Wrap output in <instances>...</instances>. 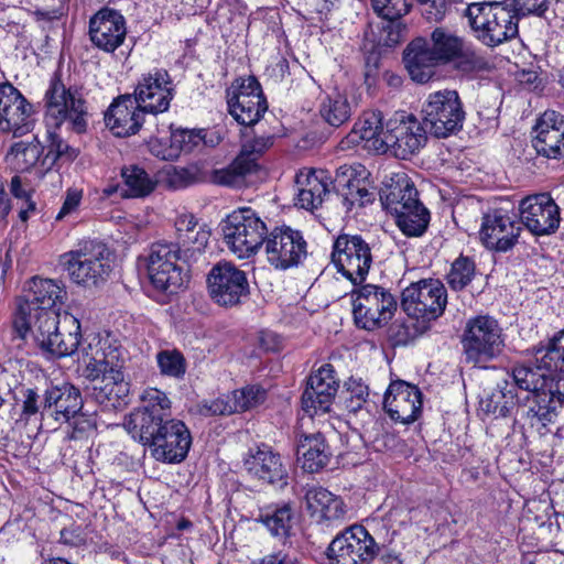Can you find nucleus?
Wrapping results in <instances>:
<instances>
[{
  "instance_id": "obj_2",
  "label": "nucleus",
  "mask_w": 564,
  "mask_h": 564,
  "mask_svg": "<svg viewBox=\"0 0 564 564\" xmlns=\"http://www.w3.org/2000/svg\"><path fill=\"white\" fill-rule=\"evenodd\" d=\"M465 58L467 70H481L487 62L470 50L462 37L449 30L436 28L431 34V45L425 39L413 40L404 52V63L411 78L420 84L429 82L434 75L437 62Z\"/></svg>"
},
{
  "instance_id": "obj_18",
  "label": "nucleus",
  "mask_w": 564,
  "mask_h": 564,
  "mask_svg": "<svg viewBox=\"0 0 564 564\" xmlns=\"http://www.w3.org/2000/svg\"><path fill=\"white\" fill-rule=\"evenodd\" d=\"M378 552L369 532L362 525H351L330 542L327 555L332 564H369Z\"/></svg>"
},
{
  "instance_id": "obj_45",
  "label": "nucleus",
  "mask_w": 564,
  "mask_h": 564,
  "mask_svg": "<svg viewBox=\"0 0 564 564\" xmlns=\"http://www.w3.org/2000/svg\"><path fill=\"white\" fill-rule=\"evenodd\" d=\"M393 216L399 229L408 237L422 236L430 221V213L421 203H417L414 206H408L406 209H403Z\"/></svg>"
},
{
  "instance_id": "obj_56",
  "label": "nucleus",
  "mask_w": 564,
  "mask_h": 564,
  "mask_svg": "<svg viewBox=\"0 0 564 564\" xmlns=\"http://www.w3.org/2000/svg\"><path fill=\"white\" fill-rule=\"evenodd\" d=\"M234 400L235 397H232L231 392L213 400H205L198 404V412L205 416L237 413V406Z\"/></svg>"
},
{
  "instance_id": "obj_31",
  "label": "nucleus",
  "mask_w": 564,
  "mask_h": 564,
  "mask_svg": "<svg viewBox=\"0 0 564 564\" xmlns=\"http://www.w3.org/2000/svg\"><path fill=\"white\" fill-rule=\"evenodd\" d=\"M420 390L404 381L390 383L383 405L389 416L404 424L415 421L421 412L422 398Z\"/></svg>"
},
{
  "instance_id": "obj_40",
  "label": "nucleus",
  "mask_w": 564,
  "mask_h": 564,
  "mask_svg": "<svg viewBox=\"0 0 564 564\" xmlns=\"http://www.w3.org/2000/svg\"><path fill=\"white\" fill-rule=\"evenodd\" d=\"M371 3L373 10L387 20L382 26L384 31H388L386 43L388 45L397 44L400 39V24L395 21L409 12L411 6L409 0H371Z\"/></svg>"
},
{
  "instance_id": "obj_24",
  "label": "nucleus",
  "mask_w": 564,
  "mask_h": 564,
  "mask_svg": "<svg viewBox=\"0 0 564 564\" xmlns=\"http://www.w3.org/2000/svg\"><path fill=\"white\" fill-rule=\"evenodd\" d=\"M34 109L28 99L10 83L0 84V131L22 137L34 123Z\"/></svg>"
},
{
  "instance_id": "obj_10",
  "label": "nucleus",
  "mask_w": 564,
  "mask_h": 564,
  "mask_svg": "<svg viewBox=\"0 0 564 564\" xmlns=\"http://www.w3.org/2000/svg\"><path fill=\"white\" fill-rule=\"evenodd\" d=\"M422 122L436 138H446L463 127L465 111L458 93L444 89L430 94L421 108Z\"/></svg>"
},
{
  "instance_id": "obj_43",
  "label": "nucleus",
  "mask_w": 564,
  "mask_h": 564,
  "mask_svg": "<svg viewBox=\"0 0 564 564\" xmlns=\"http://www.w3.org/2000/svg\"><path fill=\"white\" fill-rule=\"evenodd\" d=\"M42 147L34 138L32 141L15 142L6 155L8 165L17 172L30 171L39 161Z\"/></svg>"
},
{
  "instance_id": "obj_26",
  "label": "nucleus",
  "mask_w": 564,
  "mask_h": 564,
  "mask_svg": "<svg viewBox=\"0 0 564 564\" xmlns=\"http://www.w3.org/2000/svg\"><path fill=\"white\" fill-rule=\"evenodd\" d=\"M338 389L333 366H321L307 381V387L302 395V409L311 417L329 411Z\"/></svg>"
},
{
  "instance_id": "obj_35",
  "label": "nucleus",
  "mask_w": 564,
  "mask_h": 564,
  "mask_svg": "<svg viewBox=\"0 0 564 564\" xmlns=\"http://www.w3.org/2000/svg\"><path fill=\"white\" fill-rule=\"evenodd\" d=\"M304 507L318 523L333 525L351 517V508L341 496H303Z\"/></svg>"
},
{
  "instance_id": "obj_49",
  "label": "nucleus",
  "mask_w": 564,
  "mask_h": 564,
  "mask_svg": "<svg viewBox=\"0 0 564 564\" xmlns=\"http://www.w3.org/2000/svg\"><path fill=\"white\" fill-rule=\"evenodd\" d=\"M475 275V263L465 256H459L451 265L446 275L448 285L459 291L465 289Z\"/></svg>"
},
{
  "instance_id": "obj_9",
  "label": "nucleus",
  "mask_w": 564,
  "mask_h": 564,
  "mask_svg": "<svg viewBox=\"0 0 564 564\" xmlns=\"http://www.w3.org/2000/svg\"><path fill=\"white\" fill-rule=\"evenodd\" d=\"M351 293L352 314L358 327L373 330L388 324L398 303L386 288L376 284L356 285Z\"/></svg>"
},
{
  "instance_id": "obj_62",
  "label": "nucleus",
  "mask_w": 564,
  "mask_h": 564,
  "mask_svg": "<svg viewBox=\"0 0 564 564\" xmlns=\"http://www.w3.org/2000/svg\"><path fill=\"white\" fill-rule=\"evenodd\" d=\"M422 15L427 21H441L447 10L446 0H419Z\"/></svg>"
},
{
  "instance_id": "obj_16",
  "label": "nucleus",
  "mask_w": 564,
  "mask_h": 564,
  "mask_svg": "<svg viewBox=\"0 0 564 564\" xmlns=\"http://www.w3.org/2000/svg\"><path fill=\"white\" fill-rule=\"evenodd\" d=\"M521 231L518 214L511 209L499 207L484 214L479 239L488 250L507 252L518 243Z\"/></svg>"
},
{
  "instance_id": "obj_3",
  "label": "nucleus",
  "mask_w": 564,
  "mask_h": 564,
  "mask_svg": "<svg viewBox=\"0 0 564 564\" xmlns=\"http://www.w3.org/2000/svg\"><path fill=\"white\" fill-rule=\"evenodd\" d=\"M131 430V437L148 446L151 456L162 463L183 462L192 446L188 427L176 419L155 423L152 417L138 414L132 420Z\"/></svg>"
},
{
  "instance_id": "obj_11",
  "label": "nucleus",
  "mask_w": 564,
  "mask_h": 564,
  "mask_svg": "<svg viewBox=\"0 0 564 564\" xmlns=\"http://www.w3.org/2000/svg\"><path fill=\"white\" fill-rule=\"evenodd\" d=\"M178 261L184 262V257L173 242H156L151 246L147 257V270L154 288L174 293L188 282V271Z\"/></svg>"
},
{
  "instance_id": "obj_21",
  "label": "nucleus",
  "mask_w": 564,
  "mask_h": 564,
  "mask_svg": "<svg viewBox=\"0 0 564 564\" xmlns=\"http://www.w3.org/2000/svg\"><path fill=\"white\" fill-rule=\"evenodd\" d=\"M174 96L175 85L167 70L163 68H154L142 74L132 95L141 109L152 115L167 111Z\"/></svg>"
},
{
  "instance_id": "obj_55",
  "label": "nucleus",
  "mask_w": 564,
  "mask_h": 564,
  "mask_svg": "<svg viewBox=\"0 0 564 564\" xmlns=\"http://www.w3.org/2000/svg\"><path fill=\"white\" fill-rule=\"evenodd\" d=\"M231 394L235 397L234 401L237 406V412L248 411L263 403L267 398V391L257 384L235 390Z\"/></svg>"
},
{
  "instance_id": "obj_15",
  "label": "nucleus",
  "mask_w": 564,
  "mask_h": 564,
  "mask_svg": "<svg viewBox=\"0 0 564 564\" xmlns=\"http://www.w3.org/2000/svg\"><path fill=\"white\" fill-rule=\"evenodd\" d=\"M401 304L410 317L429 323L444 313L447 291L437 279L420 280L403 290Z\"/></svg>"
},
{
  "instance_id": "obj_59",
  "label": "nucleus",
  "mask_w": 564,
  "mask_h": 564,
  "mask_svg": "<svg viewBox=\"0 0 564 564\" xmlns=\"http://www.w3.org/2000/svg\"><path fill=\"white\" fill-rule=\"evenodd\" d=\"M346 408L350 412H358L367 403L369 391L368 387L358 380H350L347 383Z\"/></svg>"
},
{
  "instance_id": "obj_47",
  "label": "nucleus",
  "mask_w": 564,
  "mask_h": 564,
  "mask_svg": "<svg viewBox=\"0 0 564 564\" xmlns=\"http://www.w3.org/2000/svg\"><path fill=\"white\" fill-rule=\"evenodd\" d=\"M319 113L329 126L339 127L351 117V107L346 96L335 91L322 99Z\"/></svg>"
},
{
  "instance_id": "obj_25",
  "label": "nucleus",
  "mask_w": 564,
  "mask_h": 564,
  "mask_svg": "<svg viewBox=\"0 0 564 564\" xmlns=\"http://www.w3.org/2000/svg\"><path fill=\"white\" fill-rule=\"evenodd\" d=\"M520 223L533 236L553 235L560 227V208L549 194H536L523 198L519 204Z\"/></svg>"
},
{
  "instance_id": "obj_14",
  "label": "nucleus",
  "mask_w": 564,
  "mask_h": 564,
  "mask_svg": "<svg viewBox=\"0 0 564 564\" xmlns=\"http://www.w3.org/2000/svg\"><path fill=\"white\" fill-rule=\"evenodd\" d=\"M370 245L359 235H339L333 242L332 263L354 285L362 284L372 264Z\"/></svg>"
},
{
  "instance_id": "obj_39",
  "label": "nucleus",
  "mask_w": 564,
  "mask_h": 564,
  "mask_svg": "<svg viewBox=\"0 0 564 564\" xmlns=\"http://www.w3.org/2000/svg\"><path fill=\"white\" fill-rule=\"evenodd\" d=\"M329 454L323 436L317 434L304 435L297 446V460L301 467L315 473L322 469L328 462Z\"/></svg>"
},
{
  "instance_id": "obj_8",
  "label": "nucleus",
  "mask_w": 564,
  "mask_h": 564,
  "mask_svg": "<svg viewBox=\"0 0 564 564\" xmlns=\"http://www.w3.org/2000/svg\"><path fill=\"white\" fill-rule=\"evenodd\" d=\"M221 230L227 249L239 259L257 254L268 235L265 223L250 207L232 210L223 220Z\"/></svg>"
},
{
  "instance_id": "obj_13",
  "label": "nucleus",
  "mask_w": 564,
  "mask_h": 564,
  "mask_svg": "<svg viewBox=\"0 0 564 564\" xmlns=\"http://www.w3.org/2000/svg\"><path fill=\"white\" fill-rule=\"evenodd\" d=\"M462 344L468 362H487L502 351V329L489 315L471 317L466 323Z\"/></svg>"
},
{
  "instance_id": "obj_12",
  "label": "nucleus",
  "mask_w": 564,
  "mask_h": 564,
  "mask_svg": "<svg viewBox=\"0 0 564 564\" xmlns=\"http://www.w3.org/2000/svg\"><path fill=\"white\" fill-rule=\"evenodd\" d=\"M45 121L50 128L67 123L78 133L87 127L84 100L67 89L59 78L53 77L45 93Z\"/></svg>"
},
{
  "instance_id": "obj_36",
  "label": "nucleus",
  "mask_w": 564,
  "mask_h": 564,
  "mask_svg": "<svg viewBox=\"0 0 564 564\" xmlns=\"http://www.w3.org/2000/svg\"><path fill=\"white\" fill-rule=\"evenodd\" d=\"M512 378L518 388L528 391L532 398L552 399L554 395L553 383L556 380L552 371L540 370L536 359L534 367L524 365L516 366L512 370Z\"/></svg>"
},
{
  "instance_id": "obj_44",
  "label": "nucleus",
  "mask_w": 564,
  "mask_h": 564,
  "mask_svg": "<svg viewBox=\"0 0 564 564\" xmlns=\"http://www.w3.org/2000/svg\"><path fill=\"white\" fill-rule=\"evenodd\" d=\"M124 189L121 197H145L155 188V181L141 167L137 165L126 166L121 170Z\"/></svg>"
},
{
  "instance_id": "obj_51",
  "label": "nucleus",
  "mask_w": 564,
  "mask_h": 564,
  "mask_svg": "<svg viewBox=\"0 0 564 564\" xmlns=\"http://www.w3.org/2000/svg\"><path fill=\"white\" fill-rule=\"evenodd\" d=\"M524 512L540 527L545 525L555 514L550 496H531L525 500Z\"/></svg>"
},
{
  "instance_id": "obj_22",
  "label": "nucleus",
  "mask_w": 564,
  "mask_h": 564,
  "mask_svg": "<svg viewBox=\"0 0 564 564\" xmlns=\"http://www.w3.org/2000/svg\"><path fill=\"white\" fill-rule=\"evenodd\" d=\"M413 115L394 113L387 120V151L391 150L397 158L408 159L417 153L426 142V131Z\"/></svg>"
},
{
  "instance_id": "obj_52",
  "label": "nucleus",
  "mask_w": 564,
  "mask_h": 564,
  "mask_svg": "<svg viewBox=\"0 0 564 564\" xmlns=\"http://www.w3.org/2000/svg\"><path fill=\"white\" fill-rule=\"evenodd\" d=\"M557 391H561L560 381L556 383V388L554 389V395L552 399L543 398L534 399L532 398V402L536 403L538 409L531 406L528 414L531 415V424L540 423L542 426H545L547 423L552 422L555 417V408L552 405L554 402V398H557L558 401H564V398L560 395Z\"/></svg>"
},
{
  "instance_id": "obj_17",
  "label": "nucleus",
  "mask_w": 564,
  "mask_h": 564,
  "mask_svg": "<svg viewBox=\"0 0 564 564\" xmlns=\"http://www.w3.org/2000/svg\"><path fill=\"white\" fill-rule=\"evenodd\" d=\"M263 247L267 261L276 270L295 268L307 256V243L302 232L288 226L268 231Z\"/></svg>"
},
{
  "instance_id": "obj_5",
  "label": "nucleus",
  "mask_w": 564,
  "mask_h": 564,
  "mask_svg": "<svg viewBox=\"0 0 564 564\" xmlns=\"http://www.w3.org/2000/svg\"><path fill=\"white\" fill-rule=\"evenodd\" d=\"M465 15L474 35L487 46H497L518 35V18L506 2H474Z\"/></svg>"
},
{
  "instance_id": "obj_34",
  "label": "nucleus",
  "mask_w": 564,
  "mask_h": 564,
  "mask_svg": "<svg viewBox=\"0 0 564 564\" xmlns=\"http://www.w3.org/2000/svg\"><path fill=\"white\" fill-rule=\"evenodd\" d=\"M387 121L383 122L382 113L370 110L355 122L348 135L351 142H364V147L376 152H387Z\"/></svg>"
},
{
  "instance_id": "obj_48",
  "label": "nucleus",
  "mask_w": 564,
  "mask_h": 564,
  "mask_svg": "<svg viewBox=\"0 0 564 564\" xmlns=\"http://www.w3.org/2000/svg\"><path fill=\"white\" fill-rule=\"evenodd\" d=\"M210 230L206 225H200L194 229L187 238H184L178 245L180 253L184 257V262L193 260L196 254H200L208 245Z\"/></svg>"
},
{
  "instance_id": "obj_32",
  "label": "nucleus",
  "mask_w": 564,
  "mask_h": 564,
  "mask_svg": "<svg viewBox=\"0 0 564 564\" xmlns=\"http://www.w3.org/2000/svg\"><path fill=\"white\" fill-rule=\"evenodd\" d=\"M380 200L391 215L420 203L417 191L404 172L386 175L380 191Z\"/></svg>"
},
{
  "instance_id": "obj_57",
  "label": "nucleus",
  "mask_w": 564,
  "mask_h": 564,
  "mask_svg": "<svg viewBox=\"0 0 564 564\" xmlns=\"http://www.w3.org/2000/svg\"><path fill=\"white\" fill-rule=\"evenodd\" d=\"M46 413L48 414L47 410L40 412L39 394L32 389H25L23 391V403L18 422L25 425L31 421L37 422L41 417H44Z\"/></svg>"
},
{
  "instance_id": "obj_6",
  "label": "nucleus",
  "mask_w": 564,
  "mask_h": 564,
  "mask_svg": "<svg viewBox=\"0 0 564 564\" xmlns=\"http://www.w3.org/2000/svg\"><path fill=\"white\" fill-rule=\"evenodd\" d=\"M24 295L18 300L13 317V328L19 337L29 335L32 324L40 321L42 314L57 313L54 308L62 304L66 291L55 280L32 278L24 285Z\"/></svg>"
},
{
  "instance_id": "obj_64",
  "label": "nucleus",
  "mask_w": 564,
  "mask_h": 564,
  "mask_svg": "<svg viewBox=\"0 0 564 564\" xmlns=\"http://www.w3.org/2000/svg\"><path fill=\"white\" fill-rule=\"evenodd\" d=\"M51 155L54 160L65 159L70 161L77 156V153L62 139L51 133V143L48 145L47 156Z\"/></svg>"
},
{
  "instance_id": "obj_29",
  "label": "nucleus",
  "mask_w": 564,
  "mask_h": 564,
  "mask_svg": "<svg viewBox=\"0 0 564 564\" xmlns=\"http://www.w3.org/2000/svg\"><path fill=\"white\" fill-rule=\"evenodd\" d=\"M532 145L539 155L560 160L564 156V116L545 111L533 128Z\"/></svg>"
},
{
  "instance_id": "obj_1",
  "label": "nucleus",
  "mask_w": 564,
  "mask_h": 564,
  "mask_svg": "<svg viewBox=\"0 0 564 564\" xmlns=\"http://www.w3.org/2000/svg\"><path fill=\"white\" fill-rule=\"evenodd\" d=\"M80 352L85 377L90 381L101 379L102 384L94 388L97 401L120 405L129 394V382L123 375L126 351L110 336L93 334L86 337Z\"/></svg>"
},
{
  "instance_id": "obj_46",
  "label": "nucleus",
  "mask_w": 564,
  "mask_h": 564,
  "mask_svg": "<svg viewBox=\"0 0 564 564\" xmlns=\"http://www.w3.org/2000/svg\"><path fill=\"white\" fill-rule=\"evenodd\" d=\"M517 398L507 381L503 386L498 384L490 393L480 400V410L487 414L498 416H507L511 409L516 405Z\"/></svg>"
},
{
  "instance_id": "obj_23",
  "label": "nucleus",
  "mask_w": 564,
  "mask_h": 564,
  "mask_svg": "<svg viewBox=\"0 0 564 564\" xmlns=\"http://www.w3.org/2000/svg\"><path fill=\"white\" fill-rule=\"evenodd\" d=\"M243 466L250 476L270 485L274 490H295L293 478L286 470L281 456L267 445L249 449L243 459Z\"/></svg>"
},
{
  "instance_id": "obj_54",
  "label": "nucleus",
  "mask_w": 564,
  "mask_h": 564,
  "mask_svg": "<svg viewBox=\"0 0 564 564\" xmlns=\"http://www.w3.org/2000/svg\"><path fill=\"white\" fill-rule=\"evenodd\" d=\"M158 366L164 376L182 378L186 371V362L177 350H163L156 355Z\"/></svg>"
},
{
  "instance_id": "obj_63",
  "label": "nucleus",
  "mask_w": 564,
  "mask_h": 564,
  "mask_svg": "<svg viewBox=\"0 0 564 564\" xmlns=\"http://www.w3.org/2000/svg\"><path fill=\"white\" fill-rule=\"evenodd\" d=\"M175 226V235H176V242H173L174 245H178L184 238H187V236L194 231V229L198 228L200 226L194 215L188 213H182L180 214L174 223Z\"/></svg>"
},
{
  "instance_id": "obj_33",
  "label": "nucleus",
  "mask_w": 564,
  "mask_h": 564,
  "mask_svg": "<svg viewBox=\"0 0 564 564\" xmlns=\"http://www.w3.org/2000/svg\"><path fill=\"white\" fill-rule=\"evenodd\" d=\"M83 409L80 391L69 383L55 386L45 391L44 410L58 423H68Z\"/></svg>"
},
{
  "instance_id": "obj_42",
  "label": "nucleus",
  "mask_w": 564,
  "mask_h": 564,
  "mask_svg": "<svg viewBox=\"0 0 564 564\" xmlns=\"http://www.w3.org/2000/svg\"><path fill=\"white\" fill-rule=\"evenodd\" d=\"M204 141L203 131L177 129L171 132L170 147L158 150L154 143H151V151L163 160H174L181 152H191L194 148Z\"/></svg>"
},
{
  "instance_id": "obj_58",
  "label": "nucleus",
  "mask_w": 564,
  "mask_h": 564,
  "mask_svg": "<svg viewBox=\"0 0 564 564\" xmlns=\"http://www.w3.org/2000/svg\"><path fill=\"white\" fill-rule=\"evenodd\" d=\"M292 511L289 506L276 509L264 520L267 528L273 535H286L291 529Z\"/></svg>"
},
{
  "instance_id": "obj_20",
  "label": "nucleus",
  "mask_w": 564,
  "mask_h": 564,
  "mask_svg": "<svg viewBox=\"0 0 564 564\" xmlns=\"http://www.w3.org/2000/svg\"><path fill=\"white\" fill-rule=\"evenodd\" d=\"M228 109L237 122L251 126L268 109L261 85L253 76L238 78L228 90Z\"/></svg>"
},
{
  "instance_id": "obj_37",
  "label": "nucleus",
  "mask_w": 564,
  "mask_h": 564,
  "mask_svg": "<svg viewBox=\"0 0 564 564\" xmlns=\"http://www.w3.org/2000/svg\"><path fill=\"white\" fill-rule=\"evenodd\" d=\"M140 400L142 402V406L135 409L124 417L123 426L128 434L132 433V420L138 414L148 415L152 417L155 423L165 421L164 416L170 414L171 400L165 392L156 388L147 387L143 389L140 394Z\"/></svg>"
},
{
  "instance_id": "obj_7",
  "label": "nucleus",
  "mask_w": 564,
  "mask_h": 564,
  "mask_svg": "<svg viewBox=\"0 0 564 564\" xmlns=\"http://www.w3.org/2000/svg\"><path fill=\"white\" fill-rule=\"evenodd\" d=\"M51 356L62 358L77 351L82 333L79 321L68 312L43 313L29 332Z\"/></svg>"
},
{
  "instance_id": "obj_50",
  "label": "nucleus",
  "mask_w": 564,
  "mask_h": 564,
  "mask_svg": "<svg viewBox=\"0 0 564 564\" xmlns=\"http://www.w3.org/2000/svg\"><path fill=\"white\" fill-rule=\"evenodd\" d=\"M251 172V169L237 156L230 165L215 170L212 180L219 185L236 187L240 186L245 176Z\"/></svg>"
},
{
  "instance_id": "obj_41",
  "label": "nucleus",
  "mask_w": 564,
  "mask_h": 564,
  "mask_svg": "<svg viewBox=\"0 0 564 564\" xmlns=\"http://www.w3.org/2000/svg\"><path fill=\"white\" fill-rule=\"evenodd\" d=\"M540 370L552 371L557 381L558 376L564 372V330L555 335L546 347L534 348V355Z\"/></svg>"
},
{
  "instance_id": "obj_19",
  "label": "nucleus",
  "mask_w": 564,
  "mask_h": 564,
  "mask_svg": "<svg viewBox=\"0 0 564 564\" xmlns=\"http://www.w3.org/2000/svg\"><path fill=\"white\" fill-rule=\"evenodd\" d=\"M206 282L210 299L220 306L237 305L249 293L246 272L229 261L214 264Z\"/></svg>"
},
{
  "instance_id": "obj_38",
  "label": "nucleus",
  "mask_w": 564,
  "mask_h": 564,
  "mask_svg": "<svg viewBox=\"0 0 564 564\" xmlns=\"http://www.w3.org/2000/svg\"><path fill=\"white\" fill-rule=\"evenodd\" d=\"M296 184L299 185L296 205L308 210L321 206L324 196L328 192L323 171L319 173L301 172L296 175Z\"/></svg>"
},
{
  "instance_id": "obj_53",
  "label": "nucleus",
  "mask_w": 564,
  "mask_h": 564,
  "mask_svg": "<svg viewBox=\"0 0 564 564\" xmlns=\"http://www.w3.org/2000/svg\"><path fill=\"white\" fill-rule=\"evenodd\" d=\"M273 144L272 137H257L246 141L238 155L243 163L254 171L259 158Z\"/></svg>"
},
{
  "instance_id": "obj_27",
  "label": "nucleus",
  "mask_w": 564,
  "mask_h": 564,
  "mask_svg": "<svg viewBox=\"0 0 564 564\" xmlns=\"http://www.w3.org/2000/svg\"><path fill=\"white\" fill-rule=\"evenodd\" d=\"M124 17L117 10L102 8L89 21L91 43L106 53H113L126 40Z\"/></svg>"
},
{
  "instance_id": "obj_61",
  "label": "nucleus",
  "mask_w": 564,
  "mask_h": 564,
  "mask_svg": "<svg viewBox=\"0 0 564 564\" xmlns=\"http://www.w3.org/2000/svg\"><path fill=\"white\" fill-rule=\"evenodd\" d=\"M513 12L520 15L543 17L549 11V0H513Z\"/></svg>"
},
{
  "instance_id": "obj_4",
  "label": "nucleus",
  "mask_w": 564,
  "mask_h": 564,
  "mask_svg": "<svg viewBox=\"0 0 564 564\" xmlns=\"http://www.w3.org/2000/svg\"><path fill=\"white\" fill-rule=\"evenodd\" d=\"M58 262L73 283L87 289L105 283L111 272L109 249L94 240L83 241L64 252Z\"/></svg>"
},
{
  "instance_id": "obj_60",
  "label": "nucleus",
  "mask_w": 564,
  "mask_h": 564,
  "mask_svg": "<svg viewBox=\"0 0 564 564\" xmlns=\"http://www.w3.org/2000/svg\"><path fill=\"white\" fill-rule=\"evenodd\" d=\"M84 196L82 188L69 187L65 192L63 205L57 213L55 219L63 220L64 218L76 214L79 209Z\"/></svg>"
},
{
  "instance_id": "obj_28",
  "label": "nucleus",
  "mask_w": 564,
  "mask_h": 564,
  "mask_svg": "<svg viewBox=\"0 0 564 564\" xmlns=\"http://www.w3.org/2000/svg\"><path fill=\"white\" fill-rule=\"evenodd\" d=\"M368 172L362 165L340 166L334 180V186L341 196L347 212L354 207H362L375 199L369 188Z\"/></svg>"
},
{
  "instance_id": "obj_30",
  "label": "nucleus",
  "mask_w": 564,
  "mask_h": 564,
  "mask_svg": "<svg viewBox=\"0 0 564 564\" xmlns=\"http://www.w3.org/2000/svg\"><path fill=\"white\" fill-rule=\"evenodd\" d=\"M144 113L132 95H121L112 100L105 112V123L113 135L126 138L139 132Z\"/></svg>"
}]
</instances>
